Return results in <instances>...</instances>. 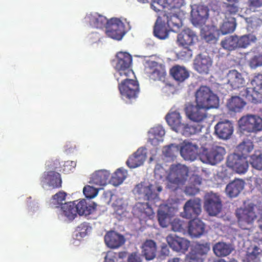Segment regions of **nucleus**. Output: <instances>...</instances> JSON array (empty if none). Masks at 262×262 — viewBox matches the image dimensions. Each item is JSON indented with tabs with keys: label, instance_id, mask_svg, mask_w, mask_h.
Wrapping results in <instances>:
<instances>
[{
	"label": "nucleus",
	"instance_id": "nucleus-7",
	"mask_svg": "<svg viewBox=\"0 0 262 262\" xmlns=\"http://www.w3.org/2000/svg\"><path fill=\"white\" fill-rule=\"evenodd\" d=\"M238 125L244 134L256 133L262 130V119L258 115L248 114L240 118Z\"/></svg>",
	"mask_w": 262,
	"mask_h": 262
},
{
	"label": "nucleus",
	"instance_id": "nucleus-55",
	"mask_svg": "<svg viewBox=\"0 0 262 262\" xmlns=\"http://www.w3.org/2000/svg\"><path fill=\"white\" fill-rule=\"evenodd\" d=\"M210 250V244L205 243L204 244H198L195 245L191 250V252L194 255H196L200 258H203V256L206 254Z\"/></svg>",
	"mask_w": 262,
	"mask_h": 262
},
{
	"label": "nucleus",
	"instance_id": "nucleus-14",
	"mask_svg": "<svg viewBox=\"0 0 262 262\" xmlns=\"http://www.w3.org/2000/svg\"><path fill=\"white\" fill-rule=\"evenodd\" d=\"M183 208L184 211L181 212L183 217L195 219L202 212L201 200L198 198L190 199L185 203Z\"/></svg>",
	"mask_w": 262,
	"mask_h": 262
},
{
	"label": "nucleus",
	"instance_id": "nucleus-57",
	"mask_svg": "<svg viewBox=\"0 0 262 262\" xmlns=\"http://www.w3.org/2000/svg\"><path fill=\"white\" fill-rule=\"evenodd\" d=\"M184 48L178 54V57L181 60H188L192 56V51L189 46H183Z\"/></svg>",
	"mask_w": 262,
	"mask_h": 262
},
{
	"label": "nucleus",
	"instance_id": "nucleus-31",
	"mask_svg": "<svg viewBox=\"0 0 262 262\" xmlns=\"http://www.w3.org/2000/svg\"><path fill=\"white\" fill-rule=\"evenodd\" d=\"M165 129L161 125L155 126L148 131V141L154 146L158 145L163 141Z\"/></svg>",
	"mask_w": 262,
	"mask_h": 262
},
{
	"label": "nucleus",
	"instance_id": "nucleus-4",
	"mask_svg": "<svg viewBox=\"0 0 262 262\" xmlns=\"http://www.w3.org/2000/svg\"><path fill=\"white\" fill-rule=\"evenodd\" d=\"M118 88L122 99L127 103H132L138 97L139 86L136 80L128 77H120Z\"/></svg>",
	"mask_w": 262,
	"mask_h": 262
},
{
	"label": "nucleus",
	"instance_id": "nucleus-18",
	"mask_svg": "<svg viewBox=\"0 0 262 262\" xmlns=\"http://www.w3.org/2000/svg\"><path fill=\"white\" fill-rule=\"evenodd\" d=\"M224 80L227 88L229 86H230V90L243 88L246 83L242 74L236 70H229Z\"/></svg>",
	"mask_w": 262,
	"mask_h": 262
},
{
	"label": "nucleus",
	"instance_id": "nucleus-29",
	"mask_svg": "<svg viewBox=\"0 0 262 262\" xmlns=\"http://www.w3.org/2000/svg\"><path fill=\"white\" fill-rule=\"evenodd\" d=\"M106 245L112 249L118 248L125 242L124 236L115 231L108 232L104 236Z\"/></svg>",
	"mask_w": 262,
	"mask_h": 262
},
{
	"label": "nucleus",
	"instance_id": "nucleus-56",
	"mask_svg": "<svg viewBox=\"0 0 262 262\" xmlns=\"http://www.w3.org/2000/svg\"><path fill=\"white\" fill-rule=\"evenodd\" d=\"M92 185H88L85 186L83 189V192L86 198L92 199L95 197L97 194L98 190L101 188L97 187L94 184Z\"/></svg>",
	"mask_w": 262,
	"mask_h": 262
},
{
	"label": "nucleus",
	"instance_id": "nucleus-24",
	"mask_svg": "<svg viewBox=\"0 0 262 262\" xmlns=\"http://www.w3.org/2000/svg\"><path fill=\"white\" fill-rule=\"evenodd\" d=\"M198 41L196 34L189 28L184 29L178 34L177 42L179 46H191Z\"/></svg>",
	"mask_w": 262,
	"mask_h": 262
},
{
	"label": "nucleus",
	"instance_id": "nucleus-52",
	"mask_svg": "<svg viewBox=\"0 0 262 262\" xmlns=\"http://www.w3.org/2000/svg\"><path fill=\"white\" fill-rule=\"evenodd\" d=\"M67 193L64 191H59L50 200V205L53 208H58L64 204L63 202L65 201Z\"/></svg>",
	"mask_w": 262,
	"mask_h": 262
},
{
	"label": "nucleus",
	"instance_id": "nucleus-41",
	"mask_svg": "<svg viewBox=\"0 0 262 262\" xmlns=\"http://www.w3.org/2000/svg\"><path fill=\"white\" fill-rule=\"evenodd\" d=\"M240 95L232 96L227 103V107L231 111L234 112H239L246 104V102Z\"/></svg>",
	"mask_w": 262,
	"mask_h": 262
},
{
	"label": "nucleus",
	"instance_id": "nucleus-11",
	"mask_svg": "<svg viewBox=\"0 0 262 262\" xmlns=\"http://www.w3.org/2000/svg\"><path fill=\"white\" fill-rule=\"evenodd\" d=\"M208 109L199 104H187L185 107V112L187 118L190 120L198 123L204 122L207 117Z\"/></svg>",
	"mask_w": 262,
	"mask_h": 262
},
{
	"label": "nucleus",
	"instance_id": "nucleus-37",
	"mask_svg": "<svg viewBox=\"0 0 262 262\" xmlns=\"http://www.w3.org/2000/svg\"><path fill=\"white\" fill-rule=\"evenodd\" d=\"M168 124L176 132L182 125V117L179 112L171 111L165 117Z\"/></svg>",
	"mask_w": 262,
	"mask_h": 262
},
{
	"label": "nucleus",
	"instance_id": "nucleus-38",
	"mask_svg": "<svg viewBox=\"0 0 262 262\" xmlns=\"http://www.w3.org/2000/svg\"><path fill=\"white\" fill-rule=\"evenodd\" d=\"M170 209L167 206H161L158 211L159 224L162 227H166L170 224Z\"/></svg>",
	"mask_w": 262,
	"mask_h": 262
},
{
	"label": "nucleus",
	"instance_id": "nucleus-5",
	"mask_svg": "<svg viewBox=\"0 0 262 262\" xmlns=\"http://www.w3.org/2000/svg\"><path fill=\"white\" fill-rule=\"evenodd\" d=\"M132 62V56L128 53L120 52L117 53L115 61V68L116 70L115 77L118 81L120 77H128L131 75H134V72L130 69Z\"/></svg>",
	"mask_w": 262,
	"mask_h": 262
},
{
	"label": "nucleus",
	"instance_id": "nucleus-43",
	"mask_svg": "<svg viewBox=\"0 0 262 262\" xmlns=\"http://www.w3.org/2000/svg\"><path fill=\"white\" fill-rule=\"evenodd\" d=\"M238 41L237 35L228 36L221 41V45L224 49L232 51L238 48Z\"/></svg>",
	"mask_w": 262,
	"mask_h": 262
},
{
	"label": "nucleus",
	"instance_id": "nucleus-33",
	"mask_svg": "<svg viewBox=\"0 0 262 262\" xmlns=\"http://www.w3.org/2000/svg\"><path fill=\"white\" fill-rule=\"evenodd\" d=\"M245 182L241 179H235L229 183L226 187L225 192L230 198H235L243 190Z\"/></svg>",
	"mask_w": 262,
	"mask_h": 262
},
{
	"label": "nucleus",
	"instance_id": "nucleus-8",
	"mask_svg": "<svg viewBox=\"0 0 262 262\" xmlns=\"http://www.w3.org/2000/svg\"><path fill=\"white\" fill-rule=\"evenodd\" d=\"M227 167L238 174H245L249 168L247 156H241L239 153L229 155L227 159Z\"/></svg>",
	"mask_w": 262,
	"mask_h": 262
},
{
	"label": "nucleus",
	"instance_id": "nucleus-17",
	"mask_svg": "<svg viewBox=\"0 0 262 262\" xmlns=\"http://www.w3.org/2000/svg\"><path fill=\"white\" fill-rule=\"evenodd\" d=\"M145 70L148 76L153 80H164L165 70L163 66L152 60H146Z\"/></svg>",
	"mask_w": 262,
	"mask_h": 262
},
{
	"label": "nucleus",
	"instance_id": "nucleus-30",
	"mask_svg": "<svg viewBox=\"0 0 262 262\" xmlns=\"http://www.w3.org/2000/svg\"><path fill=\"white\" fill-rule=\"evenodd\" d=\"M239 95L253 103H260L262 100V91L258 90L254 86L252 88H243L240 91Z\"/></svg>",
	"mask_w": 262,
	"mask_h": 262
},
{
	"label": "nucleus",
	"instance_id": "nucleus-22",
	"mask_svg": "<svg viewBox=\"0 0 262 262\" xmlns=\"http://www.w3.org/2000/svg\"><path fill=\"white\" fill-rule=\"evenodd\" d=\"M75 207L74 202L64 203L58 212L59 219L66 222L72 221L77 216L76 209Z\"/></svg>",
	"mask_w": 262,
	"mask_h": 262
},
{
	"label": "nucleus",
	"instance_id": "nucleus-44",
	"mask_svg": "<svg viewBox=\"0 0 262 262\" xmlns=\"http://www.w3.org/2000/svg\"><path fill=\"white\" fill-rule=\"evenodd\" d=\"M75 203V208L76 209V214L79 215H87L91 213L94 207H92L90 205H88L85 200H82L79 202L78 201H74Z\"/></svg>",
	"mask_w": 262,
	"mask_h": 262
},
{
	"label": "nucleus",
	"instance_id": "nucleus-10",
	"mask_svg": "<svg viewBox=\"0 0 262 262\" xmlns=\"http://www.w3.org/2000/svg\"><path fill=\"white\" fill-rule=\"evenodd\" d=\"M105 33L112 39L121 40L125 32L123 23L118 18H111L105 26Z\"/></svg>",
	"mask_w": 262,
	"mask_h": 262
},
{
	"label": "nucleus",
	"instance_id": "nucleus-39",
	"mask_svg": "<svg viewBox=\"0 0 262 262\" xmlns=\"http://www.w3.org/2000/svg\"><path fill=\"white\" fill-rule=\"evenodd\" d=\"M233 250L232 246L224 242H218L213 247L214 254L219 257H224L229 255Z\"/></svg>",
	"mask_w": 262,
	"mask_h": 262
},
{
	"label": "nucleus",
	"instance_id": "nucleus-50",
	"mask_svg": "<svg viewBox=\"0 0 262 262\" xmlns=\"http://www.w3.org/2000/svg\"><path fill=\"white\" fill-rule=\"evenodd\" d=\"M91 231V228L86 223H83L76 228L73 236L74 238H76L77 241H79L90 232Z\"/></svg>",
	"mask_w": 262,
	"mask_h": 262
},
{
	"label": "nucleus",
	"instance_id": "nucleus-53",
	"mask_svg": "<svg viewBox=\"0 0 262 262\" xmlns=\"http://www.w3.org/2000/svg\"><path fill=\"white\" fill-rule=\"evenodd\" d=\"M171 228L174 232H184L187 227V223L179 219H173L170 222Z\"/></svg>",
	"mask_w": 262,
	"mask_h": 262
},
{
	"label": "nucleus",
	"instance_id": "nucleus-36",
	"mask_svg": "<svg viewBox=\"0 0 262 262\" xmlns=\"http://www.w3.org/2000/svg\"><path fill=\"white\" fill-rule=\"evenodd\" d=\"M157 246L152 240H147L142 246V254L146 260H151L156 256Z\"/></svg>",
	"mask_w": 262,
	"mask_h": 262
},
{
	"label": "nucleus",
	"instance_id": "nucleus-51",
	"mask_svg": "<svg viewBox=\"0 0 262 262\" xmlns=\"http://www.w3.org/2000/svg\"><path fill=\"white\" fill-rule=\"evenodd\" d=\"M238 48H246L252 43H255L257 39L254 35L249 34L238 37Z\"/></svg>",
	"mask_w": 262,
	"mask_h": 262
},
{
	"label": "nucleus",
	"instance_id": "nucleus-28",
	"mask_svg": "<svg viewBox=\"0 0 262 262\" xmlns=\"http://www.w3.org/2000/svg\"><path fill=\"white\" fill-rule=\"evenodd\" d=\"M202 38L209 43H215L218 40L219 32L214 26H205L201 28Z\"/></svg>",
	"mask_w": 262,
	"mask_h": 262
},
{
	"label": "nucleus",
	"instance_id": "nucleus-19",
	"mask_svg": "<svg viewBox=\"0 0 262 262\" xmlns=\"http://www.w3.org/2000/svg\"><path fill=\"white\" fill-rule=\"evenodd\" d=\"M212 65V60L207 54H200L193 61V67L195 71L202 74H207Z\"/></svg>",
	"mask_w": 262,
	"mask_h": 262
},
{
	"label": "nucleus",
	"instance_id": "nucleus-9",
	"mask_svg": "<svg viewBox=\"0 0 262 262\" xmlns=\"http://www.w3.org/2000/svg\"><path fill=\"white\" fill-rule=\"evenodd\" d=\"M226 152L224 147L213 145L209 150L202 153L200 159L204 163L214 165L224 159Z\"/></svg>",
	"mask_w": 262,
	"mask_h": 262
},
{
	"label": "nucleus",
	"instance_id": "nucleus-45",
	"mask_svg": "<svg viewBox=\"0 0 262 262\" xmlns=\"http://www.w3.org/2000/svg\"><path fill=\"white\" fill-rule=\"evenodd\" d=\"M127 171L122 168H118L112 176L109 181L110 184L115 186L121 184L126 178Z\"/></svg>",
	"mask_w": 262,
	"mask_h": 262
},
{
	"label": "nucleus",
	"instance_id": "nucleus-48",
	"mask_svg": "<svg viewBox=\"0 0 262 262\" xmlns=\"http://www.w3.org/2000/svg\"><path fill=\"white\" fill-rule=\"evenodd\" d=\"M167 24L171 31L173 32H177L182 25L181 19L176 14L167 15Z\"/></svg>",
	"mask_w": 262,
	"mask_h": 262
},
{
	"label": "nucleus",
	"instance_id": "nucleus-32",
	"mask_svg": "<svg viewBox=\"0 0 262 262\" xmlns=\"http://www.w3.org/2000/svg\"><path fill=\"white\" fill-rule=\"evenodd\" d=\"M110 173L106 170H100L94 173L90 180L91 184H94L98 186L106 185L109 182Z\"/></svg>",
	"mask_w": 262,
	"mask_h": 262
},
{
	"label": "nucleus",
	"instance_id": "nucleus-47",
	"mask_svg": "<svg viewBox=\"0 0 262 262\" xmlns=\"http://www.w3.org/2000/svg\"><path fill=\"white\" fill-rule=\"evenodd\" d=\"M236 28V23L234 18L230 17L224 20L220 25V30L222 35H225L233 32Z\"/></svg>",
	"mask_w": 262,
	"mask_h": 262
},
{
	"label": "nucleus",
	"instance_id": "nucleus-59",
	"mask_svg": "<svg viewBox=\"0 0 262 262\" xmlns=\"http://www.w3.org/2000/svg\"><path fill=\"white\" fill-rule=\"evenodd\" d=\"M251 164L255 169L262 170V154L258 156H253Z\"/></svg>",
	"mask_w": 262,
	"mask_h": 262
},
{
	"label": "nucleus",
	"instance_id": "nucleus-25",
	"mask_svg": "<svg viewBox=\"0 0 262 262\" xmlns=\"http://www.w3.org/2000/svg\"><path fill=\"white\" fill-rule=\"evenodd\" d=\"M134 215L138 217L140 221H146L147 217L152 215L153 212L151 207L147 203H137L132 210Z\"/></svg>",
	"mask_w": 262,
	"mask_h": 262
},
{
	"label": "nucleus",
	"instance_id": "nucleus-27",
	"mask_svg": "<svg viewBox=\"0 0 262 262\" xmlns=\"http://www.w3.org/2000/svg\"><path fill=\"white\" fill-rule=\"evenodd\" d=\"M146 150L145 148H139L126 161L127 166L130 168H135L142 165L146 159Z\"/></svg>",
	"mask_w": 262,
	"mask_h": 262
},
{
	"label": "nucleus",
	"instance_id": "nucleus-23",
	"mask_svg": "<svg viewBox=\"0 0 262 262\" xmlns=\"http://www.w3.org/2000/svg\"><path fill=\"white\" fill-rule=\"evenodd\" d=\"M186 4V0H152L151 8L155 11H160L169 6L180 8Z\"/></svg>",
	"mask_w": 262,
	"mask_h": 262
},
{
	"label": "nucleus",
	"instance_id": "nucleus-2",
	"mask_svg": "<svg viewBox=\"0 0 262 262\" xmlns=\"http://www.w3.org/2000/svg\"><path fill=\"white\" fill-rule=\"evenodd\" d=\"M162 190L163 187L159 182L144 181L136 185L133 193L139 199L155 202L159 200V193Z\"/></svg>",
	"mask_w": 262,
	"mask_h": 262
},
{
	"label": "nucleus",
	"instance_id": "nucleus-13",
	"mask_svg": "<svg viewBox=\"0 0 262 262\" xmlns=\"http://www.w3.org/2000/svg\"><path fill=\"white\" fill-rule=\"evenodd\" d=\"M61 183L60 174L55 171H45L41 178V185L46 190L60 188Z\"/></svg>",
	"mask_w": 262,
	"mask_h": 262
},
{
	"label": "nucleus",
	"instance_id": "nucleus-16",
	"mask_svg": "<svg viewBox=\"0 0 262 262\" xmlns=\"http://www.w3.org/2000/svg\"><path fill=\"white\" fill-rule=\"evenodd\" d=\"M200 152L199 144L194 141H184L180 146V154L185 160L194 161Z\"/></svg>",
	"mask_w": 262,
	"mask_h": 262
},
{
	"label": "nucleus",
	"instance_id": "nucleus-63",
	"mask_svg": "<svg viewBox=\"0 0 262 262\" xmlns=\"http://www.w3.org/2000/svg\"><path fill=\"white\" fill-rule=\"evenodd\" d=\"M251 84L256 89L262 91V74H258L255 76L251 81Z\"/></svg>",
	"mask_w": 262,
	"mask_h": 262
},
{
	"label": "nucleus",
	"instance_id": "nucleus-40",
	"mask_svg": "<svg viewBox=\"0 0 262 262\" xmlns=\"http://www.w3.org/2000/svg\"><path fill=\"white\" fill-rule=\"evenodd\" d=\"M170 74L178 82H182L187 79L189 74L188 71L183 67L176 66L170 70Z\"/></svg>",
	"mask_w": 262,
	"mask_h": 262
},
{
	"label": "nucleus",
	"instance_id": "nucleus-21",
	"mask_svg": "<svg viewBox=\"0 0 262 262\" xmlns=\"http://www.w3.org/2000/svg\"><path fill=\"white\" fill-rule=\"evenodd\" d=\"M233 132L232 124L228 120L220 121L214 126L215 135L221 139H228Z\"/></svg>",
	"mask_w": 262,
	"mask_h": 262
},
{
	"label": "nucleus",
	"instance_id": "nucleus-1",
	"mask_svg": "<svg viewBox=\"0 0 262 262\" xmlns=\"http://www.w3.org/2000/svg\"><path fill=\"white\" fill-rule=\"evenodd\" d=\"M262 213V204L250 203L236 210V216L239 227L244 230H250L255 221Z\"/></svg>",
	"mask_w": 262,
	"mask_h": 262
},
{
	"label": "nucleus",
	"instance_id": "nucleus-20",
	"mask_svg": "<svg viewBox=\"0 0 262 262\" xmlns=\"http://www.w3.org/2000/svg\"><path fill=\"white\" fill-rule=\"evenodd\" d=\"M169 247L174 251L185 253L188 249L190 243L186 239L175 235H169L166 238Z\"/></svg>",
	"mask_w": 262,
	"mask_h": 262
},
{
	"label": "nucleus",
	"instance_id": "nucleus-62",
	"mask_svg": "<svg viewBox=\"0 0 262 262\" xmlns=\"http://www.w3.org/2000/svg\"><path fill=\"white\" fill-rule=\"evenodd\" d=\"M165 169L160 165H157L155 168V176L156 179H160L163 181L166 177Z\"/></svg>",
	"mask_w": 262,
	"mask_h": 262
},
{
	"label": "nucleus",
	"instance_id": "nucleus-42",
	"mask_svg": "<svg viewBox=\"0 0 262 262\" xmlns=\"http://www.w3.org/2000/svg\"><path fill=\"white\" fill-rule=\"evenodd\" d=\"M202 127V126L200 124L191 125L183 123L176 132L180 133L186 137H189L200 133L201 131Z\"/></svg>",
	"mask_w": 262,
	"mask_h": 262
},
{
	"label": "nucleus",
	"instance_id": "nucleus-49",
	"mask_svg": "<svg viewBox=\"0 0 262 262\" xmlns=\"http://www.w3.org/2000/svg\"><path fill=\"white\" fill-rule=\"evenodd\" d=\"M253 149L252 142L249 139H246L238 145L236 147V151L241 153V156H247Z\"/></svg>",
	"mask_w": 262,
	"mask_h": 262
},
{
	"label": "nucleus",
	"instance_id": "nucleus-46",
	"mask_svg": "<svg viewBox=\"0 0 262 262\" xmlns=\"http://www.w3.org/2000/svg\"><path fill=\"white\" fill-rule=\"evenodd\" d=\"M261 252V249L256 246L249 248L243 262H259Z\"/></svg>",
	"mask_w": 262,
	"mask_h": 262
},
{
	"label": "nucleus",
	"instance_id": "nucleus-34",
	"mask_svg": "<svg viewBox=\"0 0 262 262\" xmlns=\"http://www.w3.org/2000/svg\"><path fill=\"white\" fill-rule=\"evenodd\" d=\"M205 225L198 219L190 221L188 226V233L192 237H200L204 232Z\"/></svg>",
	"mask_w": 262,
	"mask_h": 262
},
{
	"label": "nucleus",
	"instance_id": "nucleus-26",
	"mask_svg": "<svg viewBox=\"0 0 262 262\" xmlns=\"http://www.w3.org/2000/svg\"><path fill=\"white\" fill-rule=\"evenodd\" d=\"M109 20L103 15L97 12H92L87 14L84 17L85 23L95 28L102 29L106 26Z\"/></svg>",
	"mask_w": 262,
	"mask_h": 262
},
{
	"label": "nucleus",
	"instance_id": "nucleus-15",
	"mask_svg": "<svg viewBox=\"0 0 262 262\" xmlns=\"http://www.w3.org/2000/svg\"><path fill=\"white\" fill-rule=\"evenodd\" d=\"M204 207L210 216H217L221 211L222 204L220 196L216 193H210L206 196Z\"/></svg>",
	"mask_w": 262,
	"mask_h": 262
},
{
	"label": "nucleus",
	"instance_id": "nucleus-6",
	"mask_svg": "<svg viewBox=\"0 0 262 262\" xmlns=\"http://www.w3.org/2000/svg\"><path fill=\"white\" fill-rule=\"evenodd\" d=\"M195 103L209 110L218 107L219 100L209 87L202 86L195 93Z\"/></svg>",
	"mask_w": 262,
	"mask_h": 262
},
{
	"label": "nucleus",
	"instance_id": "nucleus-3",
	"mask_svg": "<svg viewBox=\"0 0 262 262\" xmlns=\"http://www.w3.org/2000/svg\"><path fill=\"white\" fill-rule=\"evenodd\" d=\"M188 167L184 165H171L169 168V172L166 176L167 188L171 191L177 190L185 184L188 177Z\"/></svg>",
	"mask_w": 262,
	"mask_h": 262
},
{
	"label": "nucleus",
	"instance_id": "nucleus-58",
	"mask_svg": "<svg viewBox=\"0 0 262 262\" xmlns=\"http://www.w3.org/2000/svg\"><path fill=\"white\" fill-rule=\"evenodd\" d=\"M199 146V151L202 149V153L206 150H208L209 147L211 144L212 141L210 139H208L206 137H202L200 140L196 142Z\"/></svg>",
	"mask_w": 262,
	"mask_h": 262
},
{
	"label": "nucleus",
	"instance_id": "nucleus-61",
	"mask_svg": "<svg viewBox=\"0 0 262 262\" xmlns=\"http://www.w3.org/2000/svg\"><path fill=\"white\" fill-rule=\"evenodd\" d=\"M199 190V187L195 186L189 183L185 187L184 192L186 194L188 195H193L196 194Z\"/></svg>",
	"mask_w": 262,
	"mask_h": 262
},
{
	"label": "nucleus",
	"instance_id": "nucleus-60",
	"mask_svg": "<svg viewBox=\"0 0 262 262\" xmlns=\"http://www.w3.org/2000/svg\"><path fill=\"white\" fill-rule=\"evenodd\" d=\"M251 68L255 69L262 66V55L258 54L252 57L250 61Z\"/></svg>",
	"mask_w": 262,
	"mask_h": 262
},
{
	"label": "nucleus",
	"instance_id": "nucleus-64",
	"mask_svg": "<svg viewBox=\"0 0 262 262\" xmlns=\"http://www.w3.org/2000/svg\"><path fill=\"white\" fill-rule=\"evenodd\" d=\"M203 258H200L192 252H190L186 255L184 262H203Z\"/></svg>",
	"mask_w": 262,
	"mask_h": 262
},
{
	"label": "nucleus",
	"instance_id": "nucleus-35",
	"mask_svg": "<svg viewBox=\"0 0 262 262\" xmlns=\"http://www.w3.org/2000/svg\"><path fill=\"white\" fill-rule=\"evenodd\" d=\"M180 146L177 144H171L163 147V159L166 162L173 161L180 154Z\"/></svg>",
	"mask_w": 262,
	"mask_h": 262
},
{
	"label": "nucleus",
	"instance_id": "nucleus-54",
	"mask_svg": "<svg viewBox=\"0 0 262 262\" xmlns=\"http://www.w3.org/2000/svg\"><path fill=\"white\" fill-rule=\"evenodd\" d=\"M154 34L156 37L160 39H165L168 37L167 30L162 25L158 24L157 21L155 25Z\"/></svg>",
	"mask_w": 262,
	"mask_h": 262
},
{
	"label": "nucleus",
	"instance_id": "nucleus-12",
	"mask_svg": "<svg viewBox=\"0 0 262 262\" xmlns=\"http://www.w3.org/2000/svg\"><path fill=\"white\" fill-rule=\"evenodd\" d=\"M191 21L195 27L201 28L205 25L209 15V9L204 5L191 6Z\"/></svg>",
	"mask_w": 262,
	"mask_h": 262
}]
</instances>
